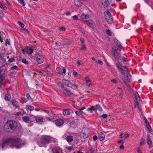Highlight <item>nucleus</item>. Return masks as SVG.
Returning <instances> with one entry per match:
<instances>
[{
  "label": "nucleus",
  "instance_id": "obj_1",
  "mask_svg": "<svg viewBox=\"0 0 153 153\" xmlns=\"http://www.w3.org/2000/svg\"><path fill=\"white\" fill-rule=\"evenodd\" d=\"M116 66L119 71L122 74L120 77L125 83H127L130 81L131 75L128 70L125 68L123 69L122 65L119 62L116 64Z\"/></svg>",
  "mask_w": 153,
  "mask_h": 153
},
{
  "label": "nucleus",
  "instance_id": "obj_2",
  "mask_svg": "<svg viewBox=\"0 0 153 153\" xmlns=\"http://www.w3.org/2000/svg\"><path fill=\"white\" fill-rule=\"evenodd\" d=\"M9 142V146L11 148L20 147L23 144L22 141L19 139H14L12 138H8Z\"/></svg>",
  "mask_w": 153,
  "mask_h": 153
},
{
  "label": "nucleus",
  "instance_id": "obj_3",
  "mask_svg": "<svg viewBox=\"0 0 153 153\" xmlns=\"http://www.w3.org/2000/svg\"><path fill=\"white\" fill-rule=\"evenodd\" d=\"M53 138L49 136L42 135L40 138V141L38 143L39 145L40 146H42L45 144L48 143Z\"/></svg>",
  "mask_w": 153,
  "mask_h": 153
},
{
  "label": "nucleus",
  "instance_id": "obj_4",
  "mask_svg": "<svg viewBox=\"0 0 153 153\" xmlns=\"http://www.w3.org/2000/svg\"><path fill=\"white\" fill-rule=\"evenodd\" d=\"M16 127L15 123L12 120L8 121L4 126L6 131L10 132L11 130L14 129Z\"/></svg>",
  "mask_w": 153,
  "mask_h": 153
},
{
  "label": "nucleus",
  "instance_id": "obj_5",
  "mask_svg": "<svg viewBox=\"0 0 153 153\" xmlns=\"http://www.w3.org/2000/svg\"><path fill=\"white\" fill-rule=\"evenodd\" d=\"M105 21L109 24H111L112 22V17L110 12L107 11L105 12Z\"/></svg>",
  "mask_w": 153,
  "mask_h": 153
},
{
  "label": "nucleus",
  "instance_id": "obj_6",
  "mask_svg": "<svg viewBox=\"0 0 153 153\" xmlns=\"http://www.w3.org/2000/svg\"><path fill=\"white\" fill-rule=\"evenodd\" d=\"M35 57L36 60L39 64H41L44 61V57L43 56L40 54L37 53L35 55Z\"/></svg>",
  "mask_w": 153,
  "mask_h": 153
},
{
  "label": "nucleus",
  "instance_id": "obj_7",
  "mask_svg": "<svg viewBox=\"0 0 153 153\" xmlns=\"http://www.w3.org/2000/svg\"><path fill=\"white\" fill-rule=\"evenodd\" d=\"M89 135V131L88 128H85L84 129L83 132L81 137L83 138H85L88 137Z\"/></svg>",
  "mask_w": 153,
  "mask_h": 153
},
{
  "label": "nucleus",
  "instance_id": "obj_8",
  "mask_svg": "<svg viewBox=\"0 0 153 153\" xmlns=\"http://www.w3.org/2000/svg\"><path fill=\"white\" fill-rule=\"evenodd\" d=\"M8 140H9L8 138L1 145V148L3 149H4L10 147L9 146V142Z\"/></svg>",
  "mask_w": 153,
  "mask_h": 153
},
{
  "label": "nucleus",
  "instance_id": "obj_9",
  "mask_svg": "<svg viewBox=\"0 0 153 153\" xmlns=\"http://www.w3.org/2000/svg\"><path fill=\"white\" fill-rule=\"evenodd\" d=\"M56 71L58 73L62 74H65L66 71V69L63 67L60 68L58 67L56 68Z\"/></svg>",
  "mask_w": 153,
  "mask_h": 153
},
{
  "label": "nucleus",
  "instance_id": "obj_10",
  "mask_svg": "<svg viewBox=\"0 0 153 153\" xmlns=\"http://www.w3.org/2000/svg\"><path fill=\"white\" fill-rule=\"evenodd\" d=\"M112 51L116 59H118L120 58V56L119 53L116 49L114 48L112 50Z\"/></svg>",
  "mask_w": 153,
  "mask_h": 153
},
{
  "label": "nucleus",
  "instance_id": "obj_11",
  "mask_svg": "<svg viewBox=\"0 0 153 153\" xmlns=\"http://www.w3.org/2000/svg\"><path fill=\"white\" fill-rule=\"evenodd\" d=\"M22 52H23V53H26L28 54H31L33 52V50L31 49L26 48L24 49H23Z\"/></svg>",
  "mask_w": 153,
  "mask_h": 153
},
{
  "label": "nucleus",
  "instance_id": "obj_12",
  "mask_svg": "<svg viewBox=\"0 0 153 153\" xmlns=\"http://www.w3.org/2000/svg\"><path fill=\"white\" fill-rule=\"evenodd\" d=\"M56 125L58 126H60L63 125L64 123L63 120L61 119L56 120L55 121Z\"/></svg>",
  "mask_w": 153,
  "mask_h": 153
},
{
  "label": "nucleus",
  "instance_id": "obj_13",
  "mask_svg": "<svg viewBox=\"0 0 153 153\" xmlns=\"http://www.w3.org/2000/svg\"><path fill=\"white\" fill-rule=\"evenodd\" d=\"M86 108L85 107H83L81 108H79L77 109L78 110H77V115H82V113H83V112L82 111V110Z\"/></svg>",
  "mask_w": 153,
  "mask_h": 153
},
{
  "label": "nucleus",
  "instance_id": "obj_14",
  "mask_svg": "<svg viewBox=\"0 0 153 153\" xmlns=\"http://www.w3.org/2000/svg\"><path fill=\"white\" fill-rule=\"evenodd\" d=\"M62 82L63 85L65 86L68 87L71 85V83L70 82L65 79H63Z\"/></svg>",
  "mask_w": 153,
  "mask_h": 153
},
{
  "label": "nucleus",
  "instance_id": "obj_15",
  "mask_svg": "<svg viewBox=\"0 0 153 153\" xmlns=\"http://www.w3.org/2000/svg\"><path fill=\"white\" fill-rule=\"evenodd\" d=\"M23 121L25 123H30L29 117L24 116L22 117Z\"/></svg>",
  "mask_w": 153,
  "mask_h": 153
},
{
  "label": "nucleus",
  "instance_id": "obj_16",
  "mask_svg": "<svg viewBox=\"0 0 153 153\" xmlns=\"http://www.w3.org/2000/svg\"><path fill=\"white\" fill-rule=\"evenodd\" d=\"M63 92L66 95L69 96L72 94L71 92L66 89H64L63 90Z\"/></svg>",
  "mask_w": 153,
  "mask_h": 153
},
{
  "label": "nucleus",
  "instance_id": "obj_17",
  "mask_svg": "<svg viewBox=\"0 0 153 153\" xmlns=\"http://www.w3.org/2000/svg\"><path fill=\"white\" fill-rule=\"evenodd\" d=\"M36 122L38 123H41L43 122V118L40 117H36Z\"/></svg>",
  "mask_w": 153,
  "mask_h": 153
},
{
  "label": "nucleus",
  "instance_id": "obj_18",
  "mask_svg": "<svg viewBox=\"0 0 153 153\" xmlns=\"http://www.w3.org/2000/svg\"><path fill=\"white\" fill-rule=\"evenodd\" d=\"M19 60H21L22 63L26 65L28 64L29 63L25 59L22 58V57H20L19 58Z\"/></svg>",
  "mask_w": 153,
  "mask_h": 153
},
{
  "label": "nucleus",
  "instance_id": "obj_19",
  "mask_svg": "<svg viewBox=\"0 0 153 153\" xmlns=\"http://www.w3.org/2000/svg\"><path fill=\"white\" fill-rule=\"evenodd\" d=\"M147 143L150 146L152 144V141L151 140L149 135H147V138L146 139Z\"/></svg>",
  "mask_w": 153,
  "mask_h": 153
},
{
  "label": "nucleus",
  "instance_id": "obj_20",
  "mask_svg": "<svg viewBox=\"0 0 153 153\" xmlns=\"http://www.w3.org/2000/svg\"><path fill=\"white\" fill-rule=\"evenodd\" d=\"M11 98V96L10 93L8 92L5 95L4 99L6 101H8L10 100Z\"/></svg>",
  "mask_w": 153,
  "mask_h": 153
},
{
  "label": "nucleus",
  "instance_id": "obj_21",
  "mask_svg": "<svg viewBox=\"0 0 153 153\" xmlns=\"http://www.w3.org/2000/svg\"><path fill=\"white\" fill-rule=\"evenodd\" d=\"M81 18L82 19H86L89 18V16L88 14L83 13L81 16Z\"/></svg>",
  "mask_w": 153,
  "mask_h": 153
},
{
  "label": "nucleus",
  "instance_id": "obj_22",
  "mask_svg": "<svg viewBox=\"0 0 153 153\" xmlns=\"http://www.w3.org/2000/svg\"><path fill=\"white\" fill-rule=\"evenodd\" d=\"M99 137L100 138V140H102L105 139V136L104 134L103 133L100 132L99 134Z\"/></svg>",
  "mask_w": 153,
  "mask_h": 153
},
{
  "label": "nucleus",
  "instance_id": "obj_23",
  "mask_svg": "<svg viewBox=\"0 0 153 153\" xmlns=\"http://www.w3.org/2000/svg\"><path fill=\"white\" fill-rule=\"evenodd\" d=\"M36 117L32 115H31L30 117H29L30 122H33L34 121H36Z\"/></svg>",
  "mask_w": 153,
  "mask_h": 153
},
{
  "label": "nucleus",
  "instance_id": "obj_24",
  "mask_svg": "<svg viewBox=\"0 0 153 153\" xmlns=\"http://www.w3.org/2000/svg\"><path fill=\"white\" fill-rule=\"evenodd\" d=\"M73 138L71 136H68L66 137V140L68 143L72 142L73 141Z\"/></svg>",
  "mask_w": 153,
  "mask_h": 153
},
{
  "label": "nucleus",
  "instance_id": "obj_25",
  "mask_svg": "<svg viewBox=\"0 0 153 153\" xmlns=\"http://www.w3.org/2000/svg\"><path fill=\"white\" fill-rule=\"evenodd\" d=\"M63 114L64 115H67L70 114V112L68 110L64 109L63 111Z\"/></svg>",
  "mask_w": 153,
  "mask_h": 153
},
{
  "label": "nucleus",
  "instance_id": "obj_26",
  "mask_svg": "<svg viewBox=\"0 0 153 153\" xmlns=\"http://www.w3.org/2000/svg\"><path fill=\"white\" fill-rule=\"evenodd\" d=\"M95 110H97L100 111H102V109L100 105L99 104L95 106Z\"/></svg>",
  "mask_w": 153,
  "mask_h": 153
},
{
  "label": "nucleus",
  "instance_id": "obj_27",
  "mask_svg": "<svg viewBox=\"0 0 153 153\" xmlns=\"http://www.w3.org/2000/svg\"><path fill=\"white\" fill-rule=\"evenodd\" d=\"M26 108L27 110L30 111H32L34 109V107L32 105H27L26 106Z\"/></svg>",
  "mask_w": 153,
  "mask_h": 153
},
{
  "label": "nucleus",
  "instance_id": "obj_28",
  "mask_svg": "<svg viewBox=\"0 0 153 153\" xmlns=\"http://www.w3.org/2000/svg\"><path fill=\"white\" fill-rule=\"evenodd\" d=\"M135 97L136 100L137 102L140 101V98L139 94L137 92H136L135 94Z\"/></svg>",
  "mask_w": 153,
  "mask_h": 153
},
{
  "label": "nucleus",
  "instance_id": "obj_29",
  "mask_svg": "<svg viewBox=\"0 0 153 153\" xmlns=\"http://www.w3.org/2000/svg\"><path fill=\"white\" fill-rule=\"evenodd\" d=\"M85 22L88 25H89L91 27H93V24L92 22H90L89 21L87 20H85Z\"/></svg>",
  "mask_w": 153,
  "mask_h": 153
},
{
  "label": "nucleus",
  "instance_id": "obj_30",
  "mask_svg": "<svg viewBox=\"0 0 153 153\" xmlns=\"http://www.w3.org/2000/svg\"><path fill=\"white\" fill-rule=\"evenodd\" d=\"M102 3L103 6H107L108 2L107 0H102Z\"/></svg>",
  "mask_w": 153,
  "mask_h": 153
},
{
  "label": "nucleus",
  "instance_id": "obj_31",
  "mask_svg": "<svg viewBox=\"0 0 153 153\" xmlns=\"http://www.w3.org/2000/svg\"><path fill=\"white\" fill-rule=\"evenodd\" d=\"M114 43L119 47H121V43L119 41L116 39H115L114 40Z\"/></svg>",
  "mask_w": 153,
  "mask_h": 153
},
{
  "label": "nucleus",
  "instance_id": "obj_32",
  "mask_svg": "<svg viewBox=\"0 0 153 153\" xmlns=\"http://www.w3.org/2000/svg\"><path fill=\"white\" fill-rule=\"evenodd\" d=\"M95 109V106H92L91 108H88L87 110L91 113H92V110H94Z\"/></svg>",
  "mask_w": 153,
  "mask_h": 153
},
{
  "label": "nucleus",
  "instance_id": "obj_33",
  "mask_svg": "<svg viewBox=\"0 0 153 153\" xmlns=\"http://www.w3.org/2000/svg\"><path fill=\"white\" fill-rule=\"evenodd\" d=\"M122 59L123 62L125 65H127L128 63V60L127 59L124 57H122Z\"/></svg>",
  "mask_w": 153,
  "mask_h": 153
},
{
  "label": "nucleus",
  "instance_id": "obj_34",
  "mask_svg": "<svg viewBox=\"0 0 153 153\" xmlns=\"http://www.w3.org/2000/svg\"><path fill=\"white\" fill-rule=\"evenodd\" d=\"M0 7L1 8L5 10L7 9L6 7L0 1Z\"/></svg>",
  "mask_w": 153,
  "mask_h": 153
},
{
  "label": "nucleus",
  "instance_id": "obj_35",
  "mask_svg": "<svg viewBox=\"0 0 153 153\" xmlns=\"http://www.w3.org/2000/svg\"><path fill=\"white\" fill-rule=\"evenodd\" d=\"M83 5V4L81 1H77V7H82Z\"/></svg>",
  "mask_w": 153,
  "mask_h": 153
},
{
  "label": "nucleus",
  "instance_id": "obj_36",
  "mask_svg": "<svg viewBox=\"0 0 153 153\" xmlns=\"http://www.w3.org/2000/svg\"><path fill=\"white\" fill-rule=\"evenodd\" d=\"M55 150H56V152L55 153H61L62 150L60 148H56Z\"/></svg>",
  "mask_w": 153,
  "mask_h": 153
},
{
  "label": "nucleus",
  "instance_id": "obj_37",
  "mask_svg": "<svg viewBox=\"0 0 153 153\" xmlns=\"http://www.w3.org/2000/svg\"><path fill=\"white\" fill-rule=\"evenodd\" d=\"M26 97H27V98L28 99V100H30L31 101H32L33 100V99H32V98H31V97H30V96L28 94H27Z\"/></svg>",
  "mask_w": 153,
  "mask_h": 153
},
{
  "label": "nucleus",
  "instance_id": "obj_38",
  "mask_svg": "<svg viewBox=\"0 0 153 153\" xmlns=\"http://www.w3.org/2000/svg\"><path fill=\"white\" fill-rule=\"evenodd\" d=\"M18 1L21 3L22 5L25 6V3L23 0H18Z\"/></svg>",
  "mask_w": 153,
  "mask_h": 153
},
{
  "label": "nucleus",
  "instance_id": "obj_39",
  "mask_svg": "<svg viewBox=\"0 0 153 153\" xmlns=\"http://www.w3.org/2000/svg\"><path fill=\"white\" fill-rule=\"evenodd\" d=\"M10 40L8 39H7L5 43V45L6 46H7V45H10Z\"/></svg>",
  "mask_w": 153,
  "mask_h": 153
},
{
  "label": "nucleus",
  "instance_id": "obj_40",
  "mask_svg": "<svg viewBox=\"0 0 153 153\" xmlns=\"http://www.w3.org/2000/svg\"><path fill=\"white\" fill-rule=\"evenodd\" d=\"M106 32L107 34L110 36L111 35L112 33L110 30L108 29H107L106 30Z\"/></svg>",
  "mask_w": 153,
  "mask_h": 153
},
{
  "label": "nucleus",
  "instance_id": "obj_41",
  "mask_svg": "<svg viewBox=\"0 0 153 153\" xmlns=\"http://www.w3.org/2000/svg\"><path fill=\"white\" fill-rule=\"evenodd\" d=\"M86 49V47L85 45L84 44H82L81 47V50H85Z\"/></svg>",
  "mask_w": 153,
  "mask_h": 153
},
{
  "label": "nucleus",
  "instance_id": "obj_42",
  "mask_svg": "<svg viewBox=\"0 0 153 153\" xmlns=\"http://www.w3.org/2000/svg\"><path fill=\"white\" fill-rule=\"evenodd\" d=\"M89 150H90L91 153H92L94 151V149L92 147H90L89 148Z\"/></svg>",
  "mask_w": 153,
  "mask_h": 153
},
{
  "label": "nucleus",
  "instance_id": "obj_43",
  "mask_svg": "<svg viewBox=\"0 0 153 153\" xmlns=\"http://www.w3.org/2000/svg\"><path fill=\"white\" fill-rule=\"evenodd\" d=\"M27 101V99L25 98H22L21 100V102L23 103L26 102Z\"/></svg>",
  "mask_w": 153,
  "mask_h": 153
},
{
  "label": "nucleus",
  "instance_id": "obj_44",
  "mask_svg": "<svg viewBox=\"0 0 153 153\" xmlns=\"http://www.w3.org/2000/svg\"><path fill=\"white\" fill-rule=\"evenodd\" d=\"M95 62L99 64L100 65H102L103 64L102 62L100 60H98V61H96Z\"/></svg>",
  "mask_w": 153,
  "mask_h": 153
},
{
  "label": "nucleus",
  "instance_id": "obj_45",
  "mask_svg": "<svg viewBox=\"0 0 153 153\" xmlns=\"http://www.w3.org/2000/svg\"><path fill=\"white\" fill-rule=\"evenodd\" d=\"M18 24H19V25L22 27H24V25L21 22H18Z\"/></svg>",
  "mask_w": 153,
  "mask_h": 153
},
{
  "label": "nucleus",
  "instance_id": "obj_46",
  "mask_svg": "<svg viewBox=\"0 0 153 153\" xmlns=\"http://www.w3.org/2000/svg\"><path fill=\"white\" fill-rule=\"evenodd\" d=\"M147 127L148 128V129L149 132H151L152 131V129L150 125H149V126H147Z\"/></svg>",
  "mask_w": 153,
  "mask_h": 153
},
{
  "label": "nucleus",
  "instance_id": "obj_47",
  "mask_svg": "<svg viewBox=\"0 0 153 153\" xmlns=\"http://www.w3.org/2000/svg\"><path fill=\"white\" fill-rule=\"evenodd\" d=\"M147 127L148 128V129L149 132H151L152 131V129L150 125H149V126H147Z\"/></svg>",
  "mask_w": 153,
  "mask_h": 153
},
{
  "label": "nucleus",
  "instance_id": "obj_48",
  "mask_svg": "<svg viewBox=\"0 0 153 153\" xmlns=\"http://www.w3.org/2000/svg\"><path fill=\"white\" fill-rule=\"evenodd\" d=\"M14 60L15 59L14 58H11L8 60V63H11L14 61Z\"/></svg>",
  "mask_w": 153,
  "mask_h": 153
},
{
  "label": "nucleus",
  "instance_id": "obj_49",
  "mask_svg": "<svg viewBox=\"0 0 153 153\" xmlns=\"http://www.w3.org/2000/svg\"><path fill=\"white\" fill-rule=\"evenodd\" d=\"M15 115H16L18 116H21L22 114V113L20 112H15L14 114Z\"/></svg>",
  "mask_w": 153,
  "mask_h": 153
},
{
  "label": "nucleus",
  "instance_id": "obj_50",
  "mask_svg": "<svg viewBox=\"0 0 153 153\" xmlns=\"http://www.w3.org/2000/svg\"><path fill=\"white\" fill-rule=\"evenodd\" d=\"M16 101L15 100H13L12 101V104L13 106H16Z\"/></svg>",
  "mask_w": 153,
  "mask_h": 153
},
{
  "label": "nucleus",
  "instance_id": "obj_51",
  "mask_svg": "<svg viewBox=\"0 0 153 153\" xmlns=\"http://www.w3.org/2000/svg\"><path fill=\"white\" fill-rule=\"evenodd\" d=\"M85 80H86V81L87 83L89 82H90V79H89V77H86V78H85Z\"/></svg>",
  "mask_w": 153,
  "mask_h": 153
},
{
  "label": "nucleus",
  "instance_id": "obj_52",
  "mask_svg": "<svg viewBox=\"0 0 153 153\" xmlns=\"http://www.w3.org/2000/svg\"><path fill=\"white\" fill-rule=\"evenodd\" d=\"M145 141V140L144 139H142L141 140V142L140 143V145H143Z\"/></svg>",
  "mask_w": 153,
  "mask_h": 153
},
{
  "label": "nucleus",
  "instance_id": "obj_53",
  "mask_svg": "<svg viewBox=\"0 0 153 153\" xmlns=\"http://www.w3.org/2000/svg\"><path fill=\"white\" fill-rule=\"evenodd\" d=\"M18 67L16 65H14L13 67H12L11 68V69L12 70H14V69H16Z\"/></svg>",
  "mask_w": 153,
  "mask_h": 153
},
{
  "label": "nucleus",
  "instance_id": "obj_54",
  "mask_svg": "<svg viewBox=\"0 0 153 153\" xmlns=\"http://www.w3.org/2000/svg\"><path fill=\"white\" fill-rule=\"evenodd\" d=\"M107 117V115L105 114H102V117L104 118H106Z\"/></svg>",
  "mask_w": 153,
  "mask_h": 153
},
{
  "label": "nucleus",
  "instance_id": "obj_55",
  "mask_svg": "<svg viewBox=\"0 0 153 153\" xmlns=\"http://www.w3.org/2000/svg\"><path fill=\"white\" fill-rule=\"evenodd\" d=\"M94 141H96L97 139V137L96 135H94L93 137Z\"/></svg>",
  "mask_w": 153,
  "mask_h": 153
},
{
  "label": "nucleus",
  "instance_id": "obj_56",
  "mask_svg": "<svg viewBox=\"0 0 153 153\" xmlns=\"http://www.w3.org/2000/svg\"><path fill=\"white\" fill-rule=\"evenodd\" d=\"M111 82L114 83H115L116 82V81L115 79H111Z\"/></svg>",
  "mask_w": 153,
  "mask_h": 153
},
{
  "label": "nucleus",
  "instance_id": "obj_57",
  "mask_svg": "<svg viewBox=\"0 0 153 153\" xmlns=\"http://www.w3.org/2000/svg\"><path fill=\"white\" fill-rule=\"evenodd\" d=\"M145 123L146 125V126H149L150 124H149V123L148 120H146V121H145Z\"/></svg>",
  "mask_w": 153,
  "mask_h": 153
},
{
  "label": "nucleus",
  "instance_id": "obj_58",
  "mask_svg": "<svg viewBox=\"0 0 153 153\" xmlns=\"http://www.w3.org/2000/svg\"><path fill=\"white\" fill-rule=\"evenodd\" d=\"M80 41L82 43H83L84 42V39L83 38H81L80 39Z\"/></svg>",
  "mask_w": 153,
  "mask_h": 153
},
{
  "label": "nucleus",
  "instance_id": "obj_59",
  "mask_svg": "<svg viewBox=\"0 0 153 153\" xmlns=\"http://www.w3.org/2000/svg\"><path fill=\"white\" fill-rule=\"evenodd\" d=\"M82 64V63L81 62L78 61L77 62V65H80Z\"/></svg>",
  "mask_w": 153,
  "mask_h": 153
},
{
  "label": "nucleus",
  "instance_id": "obj_60",
  "mask_svg": "<svg viewBox=\"0 0 153 153\" xmlns=\"http://www.w3.org/2000/svg\"><path fill=\"white\" fill-rule=\"evenodd\" d=\"M129 136V134H126L125 135V137L126 138H127Z\"/></svg>",
  "mask_w": 153,
  "mask_h": 153
},
{
  "label": "nucleus",
  "instance_id": "obj_61",
  "mask_svg": "<svg viewBox=\"0 0 153 153\" xmlns=\"http://www.w3.org/2000/svg\"><path fill=\"white\" fill-rule=\"evenodd\" d=\"M72 147H68L67 148V149L70 151H71V150H72Z\"/></svg>",
  "mask_w": 153,
  "mask_h": 153
},
{
  "label": "nucleus",
  "instance_id": "obj_62",
  "mask_svg": "<svg viewBox=\"0 0 153 153\" xmlns=\"http://www.w3.org/2000/svg\"><path fill=\"white\" fill-rule=\"evenodd\" d=\"M137 152L139 153H142L141 151V150L139 148H138L137 149Z\"/></svg>",
  "mask_w": 153,
  "mask_h": 153
},
{
  "label": "nucleus",
  "instance_id": "obj_63",
  "mask_svg": "<svg viewBox=\"0 0 153 153\" xmlns=\"http://www.w3.org/2000/svg\"><path fill=\"white\" fill-rule=\"evenodd\" d=\"M120 148L121 149H123L124 148V146L123 144H122L120 146Z\"/></svg>",
  "mask_w": 153,
  "mask_h": 153
},
{
  "label": "nucleus",
  "instance_id": "obj_64",
  "mask_svg": "<svg viewBox=\"0 0 153 153\" xmlns=\"http://www.w3.org/2000/svg\"><path fill=\"white\" fill-rule=\"evenodd\" d=\"M60 29L62 30H65V28L64 27H61Z\"/></svg>",
  "mask_w": 153,
  "mask_h": 153
}]
</instances>
